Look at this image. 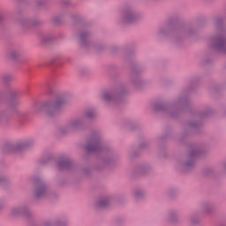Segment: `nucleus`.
<instances>
[{
    "label": "nucleus",
    "instance_id": "f257e3e1",
    "mask_svg": "<svg viewBox=\"0 0 226 226\" xmlns=\"http://www.w3.org/2000/svg\"><path fill=\"white\" fill-rule=\"evenodd\" d=\"M98 149V142H93L92 144L87 147V151H97Z\"/></svg>",
    "mask_w": 226,
    "mask_h": 226
},
{
    "label": "nucleus",
    "instance_id": "f03ea898",
    "mask_svg": "<svg viewBox=\"0 0 226 226\" xmlns=\"http://www.w3.org/2000/svg\"><path fill=\"white\" fill-rule=\"evenodd\" d=\"M63 103H64L63 101L56 102V103L53 105V110H59V109L63 107Z\"/></svg>",
    "mask_w": 226,
    "mask_h": 226
},
{
    "label": "nucleus",
    "instance_id": "7ed1b4c3",
    "mask_svg": "<svg viewBox=\"0 0 226 226\" xmlns=\"http://www.w3.org/2000/svg\"><path fill=\"white\" fill-rule=\"evenodd\" d=\"M104 100H110V94H104Z\"/></svg>",
    "mask_w": 226,
    "mask_h": 226
},
{
    "label": "nucleus",
    "instance_id": "20e7f679",
    "mask_svg": "<svg viewBox=\"0 0 226 226\" xmlns=\"http://www.w3.org/2000/svg\"><path fill=\"white\" fill-rule=\"evenodd\" d=\"M43 192V190H41L37 192V197H41V192Z\"/></svg>",
    "mask_w": 226,
    "mask_h": 226
},
{
    "label": "nucleus",
    "instance_id": "39448f33",
    "mask_svg": "<svg viewBox=\"0 0 226 226\" xmlns=\"http://www.w3.org/2000/svg\"><path fill=\"white\" fill-rule=\"evenodd\" d=\"M87 117H93V115H91V114L88 113V114H87Z\"/></svg>",
    "mask_w": 226,
    "mask_h": 226
},
{
    "label": "nucleus",
    "instance_id": "423d86ee",
    "mask_svg": "<svg viewBox=\"0 0 226 226\" xmlns=\"http://www.w3.org/2000/svg\"><path fill=\"white\" fill-rule=\"evenodd\" d=\"M59 166L61 167V163H59Z\"/></svg>",
    "mask_w": 226,
    "mask_h": 226
}]
</instances>
